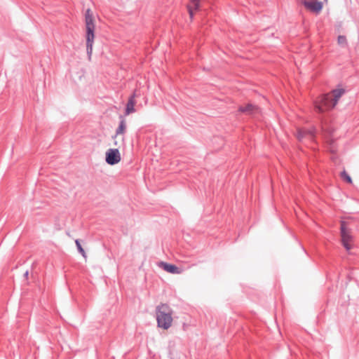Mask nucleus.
<instances>
[{
    "label": "nucleus",
    "instance_id": "1",
    "mask_svg": "<svg viewBox=\"0 0 359 359\" xmlns=\"http://www.w3.org/2000/svg\"><path fill=\"white\" fill-rule=\"evenodd\" d=\"M345 92L344 88H337L332 90L330 93L322 95L314 102L315 111L323 114L333 109Z\"/></svg>",
    "mask_w": 359,
    "mask_h": 359
},
{
    "label": "nucleus",
    "instance_id": "7",
    "mask_svg": "<svg viewBox=\"0 0 359 359\" xmlns=\"http://www.w3.org/2000/svg\"><path fill=\"white\" fill-rule=\"evenodd\" d=\"M340 234L341 237V242H350L353 239L351 231L346 229V222L344 221L341 222Z\"/></svg>",
    "mask_w": 359,
    "mask_h": 359
},
{
    "label": "nucleus",
    "instance_id": "16",
    "mask_svg": "<svg viewBox=\"0 0 359 359\" xmlns=\"http://www.w3.org/2000/svg\"><path fill=\"white\" fill-rule=\"evenodd\" d=\"M341 243H342L343 246L345 248V249L346 250H349L351 248V245L349 244V242H341Z\"/></svg>",
    "mask_w": 359,
    "mask_h": 359
},
{
    "label": "nucleus",
    "instance_id": "13",
    "mask_svg": "<svg viewBox=\"0 0 359 359\" xmlns=\"http://www.w3.org/2000/svg\"><path fill=\"white\" fill-rule=\"evenodd\" d=\"M341 177L344 181H346L347 183H348V184H351L352 183L351 177H350V175L345 170H344L343 172H341Z\"/></svg>",
    "mask_w": 359,
    "mask_h": 359
},
{
    "label": "nucleus",
    "instance_id": "17",
    "mask_svg": "<svg viewBox=\"0 0 359 359\" xmlns=\"http://www.w3.org/2000/svg\"><path fill=\"white\" fill-rule=\"evenodd\" d=\"M28 276H29V272H28V271H26L25 272V273H24V276H25L26 278H27Z\"/></svg>",
    "mask_w": 359,
    "mask_h": 359
},
{
    "label": "nucleus",
    "instance_id": "3",
    "mask_svg": "<svg viewBox=\"0 0 359 359\" xmlns=\"http://www.w3.org/2000/svg\"><path fill=\"white\" fill-rule=\"evenodd\" d=\"M86 27V51L88 60H90L93 53V46L95 39V25L93 22V14L90 9H88L85 14Z\"/></svg>",
    "mask_w": 359,
    "mask_h": 359
},
{
    "label": "nucleus",
    "instance_id": "8",
    "mask_svg": "<svg viewBox=\"0 0 359 359\" xmlns=\"http://www.w3.org/2000/svg\"><path fill=\"white\" fill-rule=\"evenodd\" d=\"M239 111L245 113L249 115L256 114L259 113V108L252 104H248L245 106H240L238 109Z\"/></svg>",
    "mask_w": 359,
    "mask_h": 359
},
{
    "label": "nucleus",
    "instance_id": "4",
    "mask_svg": "<svg viewBox=\"0 0 359 359\" xmlns=\"http://www.w3.org/2000/svg\"><path fill=\"white\" fill-rule=\"evenodd\" d=\"M106 162L111 165L118 163L121 161V156L118 149H109L106 152Z\"/></svg>",
    "mask_w": 359,
    "mask_h": 359
},
{
    "label": "nucleus",
    "instance_id": "12",
    "mask_svg": "<svg viewBox=\"0 0 359 359\" xmlns=\"http://www.w3.org/2000/svg\"><path fill=\"white\" fill-rule=\"evenodd\" d=\"M135 104V102L134 100V95H133L130 97V99L128 100V102L127 103L126 108V115H128L130 113H133L135 111V108H134Z\"/></svg>",
    "mask_w": 359,
    "mask_h": 359
},
{
    "label": "nucleus",
    "instance_id": "9",
    "mask_svg": "<svg viewBox=\"0 0 359 359\" xmlns=\"http://www.w3.org/2000/svg\"><path fill=\"white\" fill-rule=\"evenodd\" d=\"M161 266L163 267V269L165 271L169 272L172 274H179L181 272L180 269L174 264H168L166 262H161Z\"/></svg>",
    "mask_w": 359,
    "mask_h": 359
},
{
    "label": "nucleus",
    "instance_id": "5",
    "mask_svg": "<svg viewBox=\"0 0 359 359\" xmlns=\"http://www.w3.org/2000/svg\"><path fill=\"white\" fill-rule=\"evenodd\" d=\"M301 4H303L306 9L317 13L323 8V4L320 1L301 0Z\"/></svg>",
    "mask_w": 359,
    "mask_h": 359
},
{
    "label": "nucleus",
    "instance_id": "15",
    "mask_svg": "<svg viewBox=\"0 0 359 359\" xmlns=\"http://www.w3.org/2000/svg\"><path fill=\"white\" fill-rule=\"evenodd\" d=\"M338 43L340 45H346V39L344 36H339L337 39Z\"/></svg>",
    "mask_w": 359,
    "mask_h": 359
},
{
    "label": "nucleus",
    "instance_id": "11",
    "mask_svg": "<svg viewBox=\"0 0 359 359\" xmlns=\"http://www.w3.org/2000/svg\"><path fill=\"white\" fill-rule=\"evenodd\" d=\"M120 118H121V120L119 122V126L116 130V135H118L121 134H124L126 132V120L124 119V118L123 116H121Z\"/></svg>",
    "mask_w": 359,
    "mask_h": 359
},
{
    "label": "nucleus",
    "instance_id": "2",
    "mask_svg": "<svg viewBox=\"0 0 359 359\" xmlns=\"http://www.w3.org/2000/svg\"><path fill=\"white\" fill-rule=\"evenodd\" d=\"M156 314L158 327L164 330H168L170 327L172 322V311L168 304H161L157 306Z\"/></svg>",
    "mask_w": 359,
    "mask_h": 359
},
{
    "label": "nucleus",
    "instance_id": "10",
    "mask_svg": "<svg viewBox=\"0 0 359 359\" xmlns=\"http://www.w3.org/2000/svg\"><path fill=\"white\" fill-rule=\"evenodd\" d=\"M191 5L188 6V11L190 18L192 19L194 17V11L198 10L200 7V0H190Z\"/></svg>",
    "mask_w": 359,
    "mask_h": 359
},
{
    "label": "nucleus",
    "instance_id": "14",
    "mask_svg": "<svg viewBox=\"0 0 359 359\" xmlns=\"http://www.w3.org/2000/svg\"><path fill=\"white\" fill-rule=\"evenodd\" d=\"M75 243H76V248H77V250L79 252V253H81L83 257H86V252H85V250H83V248H82L81 243H80V241L79 239H76L75 240Z\"/></svg>",
    "mask_w": 359,
    "mask_h": 359
},
{
    "label": "nucleus",
    "instance_id": "6",
    "mask_svg": "<svg viewBox=\"0 0 359 359\" xmlns=\"http://www.w3.org/2000/svg\"><path fill=\"white\" fill-rule=\"evenodd\" d=\"M314 130L299 129L297 133V138L300 142H302L305 138L311 140L314 138Z\"/></svg>",
    "mask_w": 359,
    "mask_h": 359
}]
</instances>
